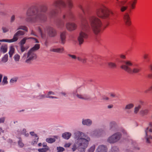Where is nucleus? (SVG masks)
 Returning a JSON list of instances; mask_svg holds the SVG:
<instances>
[{
  "label": "nucleus",
  "mask_w": 152,
  "mask_h": 152,
  "mask_svg": "<svg viewBox=\"0 0 152 152\" xmlns=\"http://www.w3.org/2000/svg\"><path fill=\"white\" fill-rule=\"evenodd\" d=\"M48 10V7L45 4L40 5L37 8H29L26 12V20L28 22H44L47 20L46 12Z\"/></svg>",
  "instance_id": "obj_1"
},
{
  "label": "nucleus",
  "mask_w": 152,
  "mask_h": 152,
  "mask_svg": "<svg viewBox=\"0 0 152 152\" xmlns=\"http://www.w3.org/2000/svg\"><path fill=\"white\" fill-rule=\"evenodd\" d=\"M74 144L72 150L73 151L77 149L81 152H85L90 141V138L84 133L77 131L74 133Z\"/></svg>",
  "instance_id": "obj_2"
},
{
  "label": "nucleus",
  "mask_w": 152,
  "mask_h": 152,
  "mask_svg": "<svg viewBox=\"0 0 152 152\" xmlns=\"http://www.w3.org/2000/svg\"><path fill=\"white\" fill-rule=\"evenodd\" d=\"M74 19V16L71 12L69 14H64L60 19L56 20V26L58 28L62 29L64 27L65 22H66V29L69 31H74L76 29L77 25L74 23L69 22L73 20Z\"/></svg>",
  "instance_id": "obj_3"
},
{
  "label": "nucleus",
  "mask_w": 152,
  "mask_h": 152,
  "mask_svg": "<svg viewBox=\"0 0 152 152\" xmlns=\"http://www.w3.org/2000/svg\"><path fill=\"white\" fill-rule=\"evenodd\" d=\"M88 19L91 30L95 34H98L100 31L102 25L101 20L95 15L89 16Z\"/></svg>",
  "instance_id": "obj_4"
},
{
  "label": "nucleus",
  "mask_w": 152,
  "mask_h": 152,
  "mask_svg": "<svg viewBox=\"0 0 152 152\" xmlns=\"http://www.w3.org/2000/svg\"><path fill=\"white\" fill-rule=\"evenodd\" d=\"M89 24L88 21L83 18L81 21L80 31L78 37L77 39L79 44L81 45L84 42V39L88 37L87 32L89 28Z\"/></svg>",
  "instance_id": "obj_5"
},
{
  "label": "nucleus",
  "mask_w": 152,
  "mask_h": 152,
  "mask_svg": "<svg viewBox=\"0 0 152 152\" xmlns=\"http://www.w3.org/2000/svg\"><path fill=\"white\" fill-rule=\"evenodd\" d=\"M66 5L65 3L62 0L55 1L52 4V6L54 8L51 9L48 15L51 18L54 17L58 13V9H60L61 7H65Z\"/></svg>",
  "instance_id": "obj_6"
},
{
  "label": "nucleus",
  "mask_w": 152,
  "mask_h": 152,
  "mask_svg": "<svg viewBox=\"0 0 152 152\" xmlns=\"http://www.w3.org/2000/svg\"><path fill=\"white\" fill-rule=\"evenodd\" d=\"M38 31L40 34L42 38L45 39L46 37V31L49 36L51 37H54L56 35V30L51 27L48 26L45 28L42 26L38 27Z\"/></svg>",
  "instance_id": "obj_7"
},
{
  "label": "nucleus",
  "mask_w": 152,
  "mask_h": 152,
  "mask_svg": "<svg viewBox=\"0 0 152 152\" xmlns=\"http://www.w3.org/2000/svg\"><path fill=\"white\" fill-rule=\"evenodd\" d=\"M96 13L98 17L104 19L108 18L110 14L107 8L104 6H102L97 9Z\"/></svg>",
  "instance_id": "obj_8"
},
{
  "label": "nucleus",
  "mask_w": 152,
  "mask_h": 152,
  "mask_svg": "<svg viewBox=\"0 0 152 152\" xmlns=\"http://www.w3.org/2000/svg\"><path fill=\"white\" fill-rule=\"evenodd\" d=\"M23 57V59H26V63H30L32 61L36 58L37 56L35 53L30 50L24 55Z\"/></svg>",
  "instance_id": "obj_9"
},
{
  "label": "nucleus",
  "mask_w": 152,
  "mask_h": 152,
  "mask_svg": "<svg viewBox=\"0 0 152 152\" xmlns=\"http://www.w3.org/2000/svg\"><path fill=\"white\" fill-rule=\"evenodd\" d=\"M145 138L146 140V142L148 143H150V140L152 139L151 134H152V122L149 123V126L147 127L145 130Z\"/></svg>",
  "instance_id": "obj_10"
},
{
  "label": "nucleus",
  "mask_w": 152,
  "mask_h": 152,
  "mask_svg": "<svg viewBox=\"0 0 152 152\" xmlns=\"http://www.w3.org/2000/svg\"><path fill=\"white\" fill-rule=\"evenodd\" d=\"M121 137V133L118 132L115 133L107 139V141L110 143H113L120 140Z\"/></svg>",
  "instance_id": "obj_11"
},
{
  "label": "nucleus",
  "mask_w": 152,
  "mask_h": 152,
  "mask_svg": "<svg viewBox=\"0 0 152 152\" xmlns=\"http://www.w3.org/2000/svg\"><path fill=\"white\" fill-rule=\"evenodd\" d=\"M125 71L129 74L137 73L139 72L140 71V68H135L132 69L130 67H128L125 66Z\"/></svg>",
  "instance_id": "obj_12"
},
{
  "label": "nucleus",
  "mask_w": 152,
  "mask_h": 152,
  "mask_svg": "<svg viewBox=\"0 0 152 152\" xmlns=\"http://www.w3.org/2000/svg\"><path fill=\"white\" fill-rule=\"evenodd\" d=\"M25 34V32L23 31L20 30H18L14 35L13 36V39L15 42L17 41L18 39L19 38L20 36H23Z\"/></svg>",
  "instance_id": "obj_13"
},
{
  "label": "nucleus",
  "mask_w": 152,
  "mask_h": 152,
  "mask_svg": "<svg viewBox=\"0 0 152 152\" xmlns=\"http://www.w3.org/2000/svg\"><path fill=\"white\" fill-rule=\"evenodd\" d=\"M126 3V1H121L118 3V6L120 7V10L121 12H124L128 7L127 5H124Z\"/></svg>",
  "instance_id": "obj_14"
},
{
  "label": "nucleus",
  "mask_w": 152,
  "mask_h": 152,
  "mask_svg": "<svg viewBox=\"0 0 152 152\" xmlns=\"http://www.w3.org/2000/svg\"><path fill=\"white\" fill-rule=\"evenodd\" d=\"M66 31H63L61 32L60 34V43L63 45H64L66 41Z\"/></svg>",
  "instance_id": "obj_15"
},
{
  "label": "nucleus",
  "mask_w": 152,
  "mask_h": 152,
  "mask_svg": "<svg viewBox=\"0 0 152 152\" xmlns=\"http://www.w3.org/2000/svg\"><path fill=\"white\" fill-rule=\"evenodd\" d=\"M124 20L126 26H129L131 25V21L130 20L129 15L128 13H126L124 15Z\"/></svg>",
  "instance_id": "obj_16"
},
{
  "label": "nucleus",
  "mask_w": 152,
  "mask_h": 152,
  "mask_svg": "<svg viewBox=\"0 0 152 152\" xmlns=\"http://www.w3.org/2000/svg\"><path fill=\"white\" fill-rule=\"evenodd\" d=\"M32 39L34 41L35 43H38L39 42L38 40L35 38L32 37H24L22 39H21L20 42V45H23L25 43L27 39Z\"/></svg>",
  "instance_id": "obj_17"
},
{
  "label": "nucleus",
  "mask_w": 152,
  "mask_h": 152,
  "mask_svg": "<svg viewBox=\"0 0 152 152\" xmlns=\"http://www.w3.org/2000/svg\"><path fill=\"white\" fill-rule=\"evenodd\" d=\"M104 133V132L103 130L100 129L94 131L92 133L94 136L99 137L102 136Z\"/></svg>",
  "instance_id": "obj_18"
},
{
  "label": "nucleus",
  "mask_w": 152,
  "mask_h": 152,
  "mask_svg": "<svg viewBox=\"0 0 152 152\" xmlns=\"http://www.w3.org/2000/svg\"><path fill=\"white\" fill-rule=\"evenodd\" d=\"M107 148L104 145H99L96 149V152H107Z\"/></svg>",
  "instance_id": "obj_19"
},
{
  "label": "nucleus",
  "mask_w": 152,
  "mask_h": 152,
  "mask_svg": "<svg viewBox=\"0 0 152 152\" xmlns=\"http://www.w3.org/2000/svg\"><path fill=\"white\" fill-rule=\"evenodd\" d=\"M82 123L83 125L90 126L92 124V121L90 119H83Z\"/></svg>",
  "instance_id": "obj_20"
},
{
  "label": "nucleus",
  "mask_w": 152,
  "mask_h": 152,
  "mask_svg": "<svg viewBox=\"0 0 152 152\" xmlns=\"http://www.w3.org/2000/svg\"><path fill=\"white\" fill-rule=\"evenodd\" d=\"M78 7L84 14L88 11V6L84 4H80L79 5Z\"/></svg>",
  "instance_id": "obj_21"
},
{
  "label": "nucleus",
  "mask_w": 152,
  "mask_h": 152,
  "mask_svg": "<svg viewBox=\"0 0 152 152\" xmlns=\"http://www.w3.org/2000/svg\"><path fill=\"white\" fill-rule=\"evenodd\" d=\"M124 62L125 64V65H122L121 66V68L125 71V66L129 67V66H131L133 65L132 63L129 61H124Z\"/></svg>",
  "instance_id": "obj_22"
},
{
  "label": "nucleus",
  "mask_w": 152,
  "mask_h": 152,
  "mask_svg": "<svg viewBox=\"0 0 152 152\" xmlns=\"http://www.w3.org/2000/svg\"><path fill=\"white\" fill-rule=\"evenodd\" d=\"M77 96L80 99L85 100H89L90 99V97L88 95L86 94L83 95L77 94Z\"/></svg>",
  "instance_id": "obj_23"
},
{
  "label": "nucleus",
  "mask_w": 152,
  "mask_h": 152,
  "mask_svg": "<svg viewBox=\"0 0 152 152\" xmlns=\"http://www.w3.org/2000/svg\"><path fill=\"white\" fill-rule=\"evenodd\" d=\"M149 110L148 108H145L142 109L139 112V113L142 116L147 115L148 113Z\"/></svg>",
  "instance_id": "obj_24"
},
{
  "label": "nucleus",
  "mask_w": 152,
  "mask_h": 152,
  "mask_svg": "<svg viewBox=\"0 0 152 152\" xmlns=\"http://www.w3.org/2000/svg\"><path fill=\"white\" fill-rule=\"evenodd\" d=\"M137 0H131L129 2V7L131 9H134L135 7Z\"/></svg>",
  "instance_id": "obj_25"
},
{
  "label": "nucleus",
  "mask_w": 152,
  "mask_h": 152,
  "mask_svg": "<svg viewBox=\"0 0 152 152\" xmlns=\"http://www.w3.org/2000/svg\"><path fill=\"white\" fill-rule=\"evenodd\" d=\"M109 126L110 130H114L116 126V124L115 122L112 121L110 122Z\"/></svg>",
  "instance_id": "obj_26"
},
{
  "label": "nucleus",
  "mask_w": 152,
  "mask_h": 152,
  "mask_svg": "<svg viewBox=\"0 0 152 152\" xmlns=\"http://www.w3.org/2000/svg\"><path fill=\"white\" fill-rule=\"evenodd\" d=\"M64 50L63 48H53L50 50V51L59 53H62Z\"/></svg>",
  "instance_id": "obj_27"
},
{
  "label": "nucleus",
  "mask_w": 152,
  "mask_h": 152,
  "mask_svg": "<svg viewBox=\"0 0 152 152\" xmlns=\"http://www.w3.org/2000/svg\"><path fill=\"white\" fill-rule=\"evenodd\" d=\"M141 106L140 105H139L135 106L134 108L133 112L134 114H137L138 113L140 112L139 110L141 108Z\"/></svg>",
  "instance_id": "obj_28"
},
{
  "label": "nucleus",
  "mask_w": 152,
  "mask_h": 152,
  "mask_svg": "<svg viewBox=\"0 0 152 152\" xmlns=\"http://www.w3.org/2000/svg\"><path fill=\"white\" fill-rule=\"evenodd\" d=\"M134 106V104L133 103L128 104L126 105L124 109L125 110L127 111L133 108Z\"/></svg>",
  "instance_id": "obj_29"
},
{
  "label": "nucleus",
  "mask_w": 152,
  "mask_h": 152,
  "mask_svg": "<svg viewBox=\"0 0 152 152\" xmlns=\"http://www.w3.org/2000/svg\"><path fill=\"white\" fill-rule=\"evenodd\" d=\"M71 134L69 132H65L62 134V137L66 139H68L71 137Z\"/></svg>",
  "instance_id": "obj_30"
},
{
  "label": "nucleus",
  "mask_w": 152,
  "mask_h": 152,
  "mask_svg": "<svg viewBox=\"0 0 152 152\" xmlns=\"http://www.w3.org/2000/svg\"><path fill=\"white\" fill-rule=\"evenodd\" d=\"M15 49L14 47L11 46L10 47V50L9 52V56L10 58H11L15 53Z\"/></svg>",
  "instance_id": "obj_31"
},
{
  "label": "nucleus",
  "mask_w": 152,
  "mask_h": 152,
  "mask_svg": "<svg viewBox=\"0 0 152 152\" xmlns=\"http://www.w3.org/2000/svg\"><path fill=\"white\" fill-rule=\"evenodd\" d=\"M39 45L36 44L33 48H32L30 50L35 53L36 50L39 49Z\"/></svg>",
  "instance_id": "obj_32"
},
{
  "label": "nucleus",
  "mask_w": 152,
  "mask_h": 152,
  "mask_svg": "<svg viewBox=\"0 0 152 152\" xmlns=\"http://www.w3.org/2000/svg\"><path fill=\"white\" fill-rule=\"evenodd\" d=\"M109 67L112 69L115 68L117 67L116 64L114 62H109L108 64Z\"/></svg>",
  "instance_id": "obj_33"
},
{
  "label": "nucleus",
  "mask_w": 152,
  "mask_h": 152,
  "mask_svg": "<svg viewBox=\"0 0 152 152\" xmlns=\"http://www.w3.org/2000/svg\"><path fill=\"white\" fill-rule=\"evenodd\" d=\"M46 141L48 143H51L55 142L56 141V139L54 138L49 137L46 139Z\"/></svg>",
  "instance_id": "obj_34"
},
{
  "label": "nucleus",
  "mask_w": 152,
  "mask_h": 152,
  "mask_svg": "<svg viewBox=\"0 0 152 152\" xmlns=\"http://www.w3.org/2000/svg\"><path fill=\"white\" fill-rule=\"evenodd\" d=\"M22 30L26 31H28V28L26 27L23 26H19L17 29V30Z\"/></svg>",
  "instance_id": "obj_35"
},
{
  "label": "nucleus",
  "mask_w": 152,
  "mask_h": 152,
  "mask_svg": "<svg viewBox=\"0 0 152 152\" xmlns=\"http://www.w3.org/2000/svg\"><path fill=\"white\" fill-rule=\"evenodd\" d=\"M34 139L32 141V144L34 145L37 144L38 141L39 137L38 136H37L34 137H33Z\"/></svg>",
  "instance_id": "obj_36"
},
{
  "label": "nucleus",
  "mask_w": 152,
  "mask_h": 152,
  "mask_svg": "<svg viewBox=\"0 0 152 152\" xmlns=\"http://www.w3.org/2000/svg\"><path fill=\"white\" fill-rule=\"evenodd\" d=\"M1 42H5L9 43H12L15 42L13 38L11 39H1Z\"/></svg>",
  "instance_id": "obj_37"
},
{
  "label": "nucleus",
  "mask_w": 152,
  "mask_h": 152,
  "mask_svg": "<svg viewBox=\"0 0 152 152\" xmlns=\"http://www.w3.org/2000/svg\"><path fill=\"white\" fill-rule=\"evenodd\" d=\"M109 152H119V149L116 146H113Z\"/></svg>",
  "instance_id": "obj_38"
},
{
  "label": "nucleus",
  "mask_w": 152,
  "mask_h": 152,
  "mask_svg": "<svg viewBox=\"0 0 152 152\" xmlns=\"http://www.w3.org/2000/svg\"><path fill=\"white\" fill-rule=\"evenodd\" d=\"M95 147L96 145H93L88 150L87 152H94L95 150Z\"/></svg>",
  "instance_id": "obj_39"
},
{
  "label": "nucleus",
  "mask_w": 152,
  "mask_h": 152,
  "mask_svg": "<svg viewBox=\"0 0 152 152\" xmlns=\"http://www.w3.org/2000/svg\"><path fill=\"white\" fill-rule=\"evenodd\" d=\"M5 120V118L4 117L0 118V123H4ZM4 131L0 128V134L1 133H4Z\"/></svg>",
  "instance_id": "obj_40"
},
{
  "label": "nucleus",
  "mask_w": 152,
  "mask_h": 152,
  "mask_svg": "<svg viewBox=\"0 0 152 152\" xmlns=\"http://www.w3.org/2000/svg\"><path fill=\"white\" fill-rule=\"evenodd\" d=\"M49 149L48 147H45L43 148H39L38 149V151L39 152H45L47 151Z\"/></svg>",
  "instance_id": "obj_41"
},
{
  "label": "nucleus",
  "mask_w": 152,
  "mask_h": 152,
  "mask_svg": "<svg viewBox=\"0 0 152 152\" xmlns=\"http://www.w3.org/2000/svg\"><path fill=\"white\" fill-rule=\"evenodd\" d=\"M7 48L6 46H2L1 48V51L3 52V53H5L7 52Z\"/></svg>",
  "instance_id": "obj_42"
},
{
  "label": "nucleus",
  "mask_w": 152,
  "mask_h": 152,
  "mask_svg": "<svg viewBox=\"0 0 152 152\" xmlns=\"http://www.w3.org/2000/svg\"><path fill=\"white\" fill-rule=\"evenodd\" d=\"M77 59L78 61H80L83 63H85L86 61V58H82L80 57H77Z\"/></svg>",
  "instance_id": "obj_43"
},
{
  "label": "nucleus",
  "mask_w": 152,
  "mask_h": 152,
  "mask_svg": "<svg viewBox=\"0 0 152 152\" xmlns=\"http://www.w3.org/2000/svg\"><path fill=\"white\" fill-rule=\"evenodd\" d=\"M20 56L19 55L16 54H15L14 57V60L16 62L19 61L20 59Z\"/></svg>",
  "instance_id": "obj_44"
},
{
  "label": "nucleus",
  "mask_w": 152,
  "mask_h": 152,
  "mask_svg": "<svg viewBox=\"0 0 152 152\" xmlns=\"http://www.w3.org/2000/svg\"><path fill=\"white\" fill-rule=\"evenodd\" d=\"M8 55L5 54L2 58V61L4 63H6L8 61Z\"/></svg>",
  "instance_id": "obj_45"
},
{
  "label": "nucleus",
  "mask_w": 152,
  "mask_h": 152,
  "mask_svg": "<svg viewBox=\"0 0 152 152\" xmlns=\"http://www.w3.org/2000/svg\"><path fill=\"white\" fill-rule=\"evenodd\" d=\"M67 2L68 4V7L69 9L72 8L73 6L72 1L71 0H67Z\"/></svg>",
  "instance_id": "obj_46"
},
{
  "label": "nucleus",
  "mask_w": 152,
  "mask_h": 152,
  "mask_svg": "<svg viewBox=\"0 0 152 152\" xmlns=\"http://www.w3.org/2000/svg\"><path fill=\"white\" fill-rule=\"evenodd\" d=\"M7 78L6 76H4V77L2 81V82L1 83V84L3 85L6 84L7 83Z\"/></svg>",
  "instance_id": "obj_47"
},
{
  "label": "nucleus",
  "mask_w": 152,
  "mask_h": 152,
  "mask_svg": "<svg viewBox=\"0 0 152 152\" xmlns=\"http://www.w3.org/2000/svg\"><path fill=\"white\" fill-rule=\"evenodd\" d=\"M18 145L20 147L22 148L24 146V144L22 142V140L21 138H19V140L18 142Z\"/></svg>",
  "instance_id": "obj_48"
},
{
  "label": "nucleus",
  "mask_w": 152,
  "mask_h": 152,
  "mask_svg": "<svg viewBox=\"0 0 152 152\" xmlns=\"http://www.w3.org/2000/svg\"><path fill=\"white\" fill-rule=\"evenodd\" d=\"M57 152H62L64 151L65 149L63 147H57Z\"/></svg>",
  "instance_id": "obj_49"
},
{
  "label": "nucleus",
  "mask_w": 152,
  "mask_h": 152,
  "mask_svg": "<svg viewBox=\"0 0 152 152\" xmlns=\"http://www.w3.org/2000/svg\"><path fill=\"white\" fill-rule=\"evenodd\" d=\"M47 95H45V94H42V95H40L38 97V99H42L45 98H47Z\"/></svg>",
  "instance_id": "obj_50"
},
{
  "label": "nucleus",
  "mask_w": 152,
  "mask_h": 152,
  "mask_svg": "<svg viewBox=\"0 0 152 152\" xmlns=\"http://www.w3.org/2000/svg\"><path fill=\"white\" fill-rule=\"evenodd\" d=\"M15 19V15H12L11 17L10 22L11 23H13Z\"/></svg>",
  "instance_id": "obj_51"
},
{
  "label": "nucleus",
  "mask_w": 152,
  "mask_h": 152,
  "mask_svg": "<svg viewBox=\"0 0 152 152\" xmlns=\"http://www.w3.org/2000/svg\"><path fill=\"white\" fill-rule=\"evenodd\" d=\"M26 129H23L21 132V134L25 135L26 137H28L29 135V134L28 133H26Z\"/></svg>",
  "instance_id": "obj_52"
},
{
  "label": "nucleus",
  "mask_w": 152,
  "mask_h": 152,
  "mask_svg": "<svg viewBox=\"0 0 152 152\" xmlns=\"http://www.w3.org/2000/svg\"><path fill=\"white\" fill-rule=\"evenodd\" d=\"M3 31L4 33H6L9 31L8 28L6 27H2V28Z\"/></svg>",
  "instance_id": "obj_53"
},
{
  "label": "nucleus",
  "mask_w": 152,
  "mask_h": 152,
  "mask_svg": "<svg viewBox=\"0 0 152 152\" xmlns=\"http://www.w3.org/2000/svg\"><path fill=\"white\" fill-rule=\"evenodd\" d=\"M20 47L21 51L22 53L24 52L26 50V48L24 47L23 45H20Z\"/></svg>",
  "instance_id": "obj_54"
},
{
  "label": "nucleus",
  "mask_w": 152,
  "mask_h": 152,
  "mask_svg": "<svg viewBox=\"0 0 152 152\" xmlns=\"http://www.w3.org/2000/svg\"><path fill=\"white\" fill-rule=\"evenodd\" d=\"M68 56L69 57L72 58V59H75L76 58H77V57L75 55H72L70 54H68Z\"/></svg>",
  "instance_id": "obj_55"
},
{
  "label": "nucleus",
  "mask_w": 152,
  "mask_h": 152,
  "mask_svg": "<svg viewBox=\"0 0 152 152\" xmlns=\"http://www.w3.org/2000/svg\"><path fill=\"white\" fill-rule=\"evenodd\" d=\"M152 90V85L147 90H145V93H147L148 91H150Z\"/></svg>",
  "instance_id": "obj_56"
},
{
  "label": "nucleus",
  "mask_w": 152,
  "mask_h": 152,
  "mask_svg": "<svg viewBox=\"0 0 152 152\" xmlns=\"http://www.w3.org/2000/svg\"><path fill=\"white\" fill-rule=\"evenodd\" d=\"M148 55L147 54H145L143 55V57L144 59H146L148 58Z\"/></svg>",
  "instance_id": "obj_57"
},
{
  "label": "nucleus",
  "mask_w": 152,
  "mask_h": 152,
  "mask_svg": "<svg viewBox=\"0 0 152 152\" xmlns=\"http://www.w3.org/2000/svg\"><path fill=\"white\" fill-rule=\"evenodd\" d=\"M30 134L33 136V137H34L35 136H37V134H35L34 132H30Z\"/></svg>",
  "instance_id": "obj_58"
},
{
  "label": "nucleus",
  "mask_w": 152,
  "mask_h": 152,
  "mask_svg": "<svg viewBox=\"0 0 152 152\" xmlns=\"http://www.w3.org/2000/svg\"><path fill=\"white\" fill-rule=\"evenodd\" d=\"M79 90V89H77V90H76L75 91H73V92L72 93V94L74 96H77V94H78L77 93V91Z\"/></svg>",
  "instance_id": "obj_59"
},
{
  "label": "nucleus",
  "mask_w": 152,
  "mask_h": 152,
  "mask_svg": "<svg viewBox=\"0 0 152 152\" xmlns=\"http://www.w3.org/2000/svg\"><path fill=\"white\" fill-rule=\"evenodd\" d=\"M17 81V80L13 78L12 79L10 80V82L11 83H14V82H15Z\"/></svg>",
  "instance_id": "obj_60"
},
{
  "label": "nucleus",
  "mask_w": 152,
  "mask_h": 152,
  "mask_svg": "<svg viewBox=\"0 0 152 152\" xmlns=\"http://www.w3.org/2000/svg\"><path fill=\"white\" fill-rule=\"evenodd\" d=\"M47 98H51L52 99H57L58 98L56 96H48L47 95Z\"/></svg>",
  "instance_id": "obj_61"
},
{
  "label": "nucleus",
  "mask_w": 152,
  "mask_h": 152,
  "mask_svg": "<svg viewBox=\"0 0 152 152\" xmlns=\"http://www.w3.org/2000/svg\"><path fill=\"white\" fill-rule=\"evenodd\" d=\"M120 57L122 59H125L126 57L125 55L121 54L120 55Z\"/></svg>",
  "instance_id": "obj_62"
},
{
  "label": "nucleus",
  "mask_w": 152,
  "mask_h": 152,
  "mask_svg": "<svg viewBox=\"0 0 152 152\" xmlns=\"http://www.w3.org/2000/svg\"><path fill=\"white\" fill-rule=\"evenodd\" d=\"M31 35H34L35 36H37L36 34L33 30L31 31Z\"/></svg>",
  "instance_id": "obj_63"
},
{
  "label": "nucleus",
  "mask_w": 152,
  "mask_h": 152,
  "mask_svg": "<svg viewBox=\"0 0 152 152\" xmlns=\"http://www.w3.org/2000/svg\"><path fill=\"white\" fill-rule=\"evenodd\" d=\"M147 77L148 78H152V74H148V75Z\"/></svg>",
  "instance_id": "obj_64"
}]
</instances>
